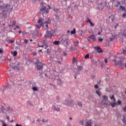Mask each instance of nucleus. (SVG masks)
<instances>
[{
	"label": "nucleus",
	"mask_w": 126,
	"mask_h": 126,
	"mask_svg": "<svg viewBox=\"0 0 126 126\" xmlns=\"http://www.w3.org/2000/svg\"><path fill=\"white\" fill-rule=\"evenodd\" d=\"M118 64L122 69L124 68V67L126 68V59L124 57H121L120 61L118 62Z\"/></svg>",
	"instance_id": "obj_1"
},
{
	"label": "nucleus",
	"mask_w": 126,
	"mask_h": 126,
	"mask_svg": "<svg viewBox=\"0 0 126 126\" xmlns=\"http://www.w3.org/2000/svg\"><path fill=\"white\" fill-rule=\"evenodd\" d=\"M37 23L40 24V26L43 28L46 27V30H48V24L50 23L48 21H46L44 24L43 23V20L42 19H39Z\"/></svg>",
	"instance_id": "obj_2"
},
{
	"label": "nucleus",
	"mask_w": 126,
	"mask_h": 126,
	"mask_svg": "<svg viewBox=\"0 0 126 126\" xmlns=\"http://www.w3.org/2000/svg\"><path fill=\"white\" fill-rule=\"evenodd\" d=\"M68 40V37L66 36H65L63 37L60 42L61 43H62V44L63 45H67L69 43Z\"/></svg>",
	"instance_id": "obj_3"
},
{
	"label": "nucleus",
	"mask_w": 126,
	"mask_h": 126,
	"mask_svg": "<svg viewBox=\"0 0 126 126\" xmlns=\"http://www.w3.org/2000/svg\"><path fill=\"white\" fill-rule=\"evenodd\" d=\"M40 11L42 13L43 16L44 14H47L49 13L48 9L45 6H42V8L40 10Z\"/></svg>",
	"instance_id": "obj_4"
},
{
	"label": "nucleus",
	"mask_w": 126,
	"mask_h": 126,
	"mask_svg": "<svg viewBox=\"0 0 126 126\" xmlns=\"http://www.w3.org/2000/svg\"><path fill=\"white\" fill-rule=\"evenodd\" d=\"M53 35L52 31H46V34L44 35L45 38H51Z\"/></svg>",
	"instance_id": "obj_5"
},
{
	"label": "nucleus",
	"mask_w": 126,
	"mask_h": 126,
	"mask_svg": "<svg viewBox=\"0 0 126 126\" xmlns=\"http://www.w3.org/2000/svg\"><path fill=\"white\" fill-rule=\"evenodd\" d=\"M43 64L40 62H37L36 63V67H37V69L39 71H42L43 69Z\"/></svg>",
	"instance_id": "obj_6"
},
{
	"label": "nucleus",
	"mask_w": 126,
	"mask_h": 126,
	"mask_svg": "<svg viewBox=\"0 0 126 126\" xmlns=\"http://www.w3.org/2000/svg\"><path fill=\"white\" fill-rule=\"evenodd\" d=\"M48 46L47 45L46 40H44L42 41V45H38V47H42L44 49H46Z\"/></svg>",
	"instance_id": "obj_7"
},
{
	"label": "nucleus",
	"mask_w": 126,
	"mask_h": 126,
	"mask_svg": "<svg viewBox=\"0 0 126 126\" xmlns=\"http://www.w3.org/2000/svg\"><path fill=\"white\" fill-rule=\"evenodd\" d=\"M14 61L15 63H10V65H12L14 68H16V67L19 65V63L17 61H15V60Z\"/></svg>",
	"instance_id": "obj_8"
},
{
	"label": "nucleus",
	"mask_w": 126,
	"mask_h": 126,
	"mask_svg": "<svg viewBox=\"0 0 126 126\" xmlns=\"http://www.w3.org/2000/svg\"><path fill=\"white\" fill-rule=\"evenodd\" d=\"M10 87H11V86L10 85H7V86L5 87H1V90L2 92L5 91L6 90H8V89H10Z\"/></svg>",
	"instance_id": "obj_9"
},
{
	"label": "nucleus",
	"mask_w": 126,
	"mask_h": 126,
	"mask_svg": "<svg viewBox=\"0 0 126 126\" xmlns=\"http://www.w3.org/2000/svg\"><path fill=\"white\" fill-rule=\"evenodd\" d=\"M73 101H68L67 99L65 100V103H64L66 105L71 106L72 104Z\"/></svg>",
	"instance_id": "obj_10"
},
{
	"label": "nucleus",
	"mask_w": 126,
	"mask_h": 126,
	"mask_svg": "<svg viewBox=\"0 0 126 126\" xmlns=\"http://www.w3.org/2000/svg\"><path fill=\"white\" fill-rule=\"evenodd\" d=\"M57 83L60 86H62L63 85V82L60 79L57 80Z\"/></svg>",
	"instance_id": "obj_11"
},
{
	"label": "nucleus",
	"mask_w": 126,
	"mask_h": 126,
	"mask_svg": "<svg viewBox=\"0 0 126 126\" xmlns=\"http://www.w3.org/2000/svg\"><path fill=\"white\" fill-rule=\"evenodd\" d=\"M0 112L2 113H4V112L5 111V108L4 107V106L1 105V107H0Z\"/></svg>",
	"instance_id": "obj_12"
},
{
	"label": "nucleus",
	"mask_w": 126,
	"mask_h": 126,
	"mask_svg": "<svg viewBox=\"0 0 126 126\" xmlns=\"http://www.w3.org/2000/svg\"><path fill=\"white\" fill-rule=\"evenodd\" d=\"M8 11V10H4L2 11V13L1 14L3 16H6V14H7Z\"/></svg>",
	"instance_id": "obj_13"
},
{
	"label": "nucleus",
	"mask_w": 126,
	"mask_h": 126,
	"mask_svg": "<svg viewBox=\"0 0 126 126\" xmlns=\"http://www.w3.org/2000/svg\"><path fill=\"white\" fill-rule=\"evenodd\" d=\"M96 49L97 50V51L99 53H101L103 52V51L101 50V48L100 47H99V46L97 47L96 48Z\"/></svg>",
	"instance_id": "obj_14"
},
{
	"label": "nucleus",
	"mask_w": 126,
	"mask_h": 126,
	"mask_svg": "<svg viewBox=\"0 0 126 126\" xmlns=\"http://www.w3.org/2000/svg\"><path fill=\"white\" fill-rule=\"evenodd\" d=\"M53 43L54 45H55L56 46H58L61 44V42H60L59 41L56 40V41H54Z\"/></svg>",
	"instance_id": "obj_15"
},
{
	"label": "nucleus",
	"mask_w": 126,
	"mask_h": 126,
	"mask_svg": "<svg viewBox=\"0 0 126 126\" xmlns=\"http://www.w3.org/2000/svg\"><path fill=\"white\" fill-rule=\"evenodd\" d=\"M87 23H89L92 27H94V25L91 22L90 19L88 18L87 21H86Z\"/></svg>",
	"instance_id": "obj_16"
},
{
	"label": "nucleus",
	"mask_w": 126,
	"mask_h": 126,
	"mask_svg": "<svg viewBox=\"0 0 126 126\" xmlns=\"http://www.w3.org/2000/svg\"><path fill=\"white\" fill-rule=\"evenodd\" d=\"M42 27V26H40V25H35V27L36 28L35 30L37 31V32H39V31L40 30V27Z\"/></svg>",
	"instance_id": "obj_17"
},
{
	"label": "nucleus",
	"mask_w": 126,
	"mask_h": 126,
	"mask_svg": "<svg viewBox=\"0 0 126 126\" xmlns=\"http://www.w3.org/2000/svg\"><path fill=\"white\" fill-rule=\"evenodd\" d=\"M6 109L8 111L10 112H13V111L14 110L13 108H11L10 106H8Z\"/></svg>",
	"instance_id": "obj_18"
},
{
	"label": "nucleus",
	"mask_w": 126,
	"mask_h": 126,
	"mask_svg": "<svg viewBox=\"0 0 126 126\" xmlns=\"http://www.w3.org/2000/svg\"><path fill=\"white\" fill-rule=\"evenodd\" d=\"M52 108L54 109V110L55 111H58V112L60 110V108H59V107L57 108V107H56L55 105H53V106H52Z\"/></svg>",
	"instance_id": "obj_19"
},
{
	"label": "nucleus",
	"mask_w": 126,
	"mask_h": 126,
	"mask_svg": "<svg viewBox=\"0 0 126 126\" xmlns=\"http://www.w3.org/2000/svg\"><path fill=\"white\" fill-rule=\"evenodd\" d=\"M90 38L93 40V41H95L96 39L94 35H92L90 36Z\"/></svg>",
	"instance_id": "obj_20"
},
{
	"label": "nucleus",
	"mask_w": 126,
	"mask_h": 126,
	"mask_svg": "<svg viewBox=\"0 0 126 126\" xmlns=\"http://www.w3.org/2000/svg\"><path fill=\"white\" fill-rule=\"evenodd\" d=\"M15 25H16V21H13L12 22V24L10 25H9V26L10 27H13V26H15Z\"/></svg>",
	"instance_id": "obj_21"
},
{
	"label": "nucleus",
	"mask_w": 126,
	"mask_h": 126,
	"mask_svg": "<svg viewBox=\"0 0 126 126\" xmlns=\"http://www.w3.org/2000/svg\"><path fill=\"white\" fill-rule=\"evenodd\" d=\"M5 8L7 9V10H9V9H10V5L6 4L5 6Z\"/></svg>",
	"instance_id": "obj_22"
},
{
	"label": "nucleus",
	"mask_w": 126,
	"mask_h": 126,
	"mask_svg": "<svg viewBox=\"0 0 126 126\" xmlns=\"http://www.w3.org/2000/svg\"><path fill=\"white\" fill-rule=\"evenodd\" d=\"M110 105L113 108H114L117 105V103L115 102H114V103L110 102Z\"/></svg>",
	"instance_id": "obj_23"
},
{
	"label": "nucleus",
	"mask_w": 126,
	"mask_h": 126,
	"mask_svg": "<svg viewBox=\"0 0 126 126\" xmlns=\"http://www.w3.org/2000/svg\"><path fill=\"white\" fill-rule=\"evenodd\" d=\"M91 125H92V123L90 121L87 122L86 124V126H91Z\"/></svg>",
	"instance_id": "obj_24"
},
{
	"label": "nucleus",
	"mask_w": 126,
	"mask_h": 126,
	"mask_svg": "<svg viewBox=\"0 0 126 126\" xmlns=\"http://www.w3.org/2000/svg\"><path fill=\"white\" fill-rule=\"evenodd\" d=\"M53 10L57 14H59L60 13L59 9H54Z\"/></svg>",
	"instance_id": "obj_25"
},
{
	"label": "nucleus",
	"mask_w": 126,
	"mask_h": 126,
	"mask_svg": "<svg viewBox=\"0 0 126 126\" xmlns=\"http://www.w3.org/2000/svg\"><path fill=\"white\" fill-rule=\"evenodd\" d=\"M5 9V6L4 5V4H3L2 5H0V10H2V9Z\"/></svg>",
	"instance_id": "obj_26"
},
{
	"label": "nucleus",
	"mask_w": 126,
	"mask_h": 126,
	"mask_svg": "<svg viewBox=\"0 0 126 126\" xmlns=\"http://www.w3.org/2000/svg\"><path fill=\"white\" fill-rule=\"evenodd\" d=\"M11 54L12 55H13L14 57H16V56L17 55V51H14V52H12Z\"/></svg>",
	"instance_id": "obj_27"
},
{
	"label": "nucleus",
	"mask_w": 126,
	"mask_h": 126,
	"mask_svg": "<svg viewBox=\"0 0 126 126\" xmlns=\"http://www.w3.org/2000/svg\"><path fill=\"white\" fill-rule=\"evenodd\" d=\"M78 71H81L83 70V67L81 66H77Z\"/></svg>",
	"instance_id": "obj_28"
},
{
	"label": "nucleus",
	"mask_w": 126,
	"mask_h": 126,
	"mask_svg": "<svg viewBox=\"0 0 126 126\" xmlns=\"http://www.w3.org/2000/svg\"><path fill=\"white\" fill-rule=\"evenodd\" d=\"M102 99L103 100L105 101L108 99V96L107 95H103L102 96Z\"/></svg>",
	"instance_id": "obj_29"
},
{
	"label": "nucleus",
	"mask_w": 126,
	"mask_h": 126,
	"mask_svg": "<svg viewBox=\"0 0 126 126\" xmlns=\"http://www.w3.org/2000/svg\"><path fill=\"white\" fill-rule=\"evenodd\" d=\"M77 60H76L75 57H74L73 58L72 63H77Z\"/></svg>",
	"instance_id": "obj_30"
},
{
	"label": "nucleus",
	"mask_w": 126,
	"mask_h": 126,
	"mask_svg": "<svg viewBox=\"0 0 126 126\" xmlns=\"http://www.w3.org/2000/svg\"><path fill=\"white\" fill-rule=\"evenodd\" d=\"M122 121H123L124 124L126 125V118L124 116H123V118Z\"/></svg>",
	"instance_id": "obj_31"
},
{
	"label": "nucleus",
	"mask_w": 126,
	"mask_h": 126,
	"mask_svg": "<svg viewBox=\"0 0 126 126\" xmlns=\"http://www.w3.org/2000/svg\"><path fill=\"white\" fill-rule=\"evenodd\" d=\"M7 42L11 44H12V43H14V40H11V39H8Z\"/></svg>",
	"instance_id": "obj_32"
},
{
	"label": "nucleus",
	"mask_w": 126,
	"mask_h": 126,
	"mask_svg": "<svg viewBox=\"0 0 126 126\" xmlns=\"http://www.w3.org/2000/svg\"><path fill=\"white\" fill-rule=\"evenodd\" d=\"M56 99H57V102L59 103V101L61 100V98L59 96H56Z\"/></svg>",
	"instance_id": "obj_33"
},
{
	"label": "nucleus",
	"mask_w": 126,
	"mask_h": 126,
	"mask_svg": "<svg viewBox=\"0 0 126 126\" xmlns=\"http://www.w3.org/2000/svg\"><path fill=\"white\" fill-rule=\"evenodd\" d=\"M76 33V29H74L73 31H71V34H74Z\"/></svg>",
	"instance_id": "obj_34"
},
{
	"label": "nucleus",
	"mask_w": 126,
	"mask_h": 126,
	"mask_svg": "<svg viewBox=\"0 0 126 126\" xmlns=\"http://www.w3.org/2000/svg\"><path fill=\"white\" fill-rule=\"evenodd\" d=\"M78 44H79V41L77 40L76 41H75L74 43V45L75 47L77 46Z\"/></svg>",
	"instance_id": "obj_35"
},
{
	"label": "nucleus",
	"mask_w": 126,
	"mask_h": 126,
	"mask_svg": "<svg viewBox=\"0 0 126 126\" xmlns=\"http://www.w3.org/2000/svg\"><path fill=\"white\" fill-rule=\"evenodd\" d=\"M77 104H78V106L79 107H82L83 106V104H82L81 102H78Z\"/></svg>",
	"instance_id": "obj_36"
},
{
	"label": "nucleus",
	"mask_w": 126,
	"mask_h": 126,
	"mask_svg": "<svg viewBox=\"0 0 126 126\" xmlns=\"http://www.w3.org/2000/svg\"><path fill=\"white\" fill-rule=\"evenodd\" d=\"M32 90L33 91H37L38 90V89L36 87H32Z\"/></svg>",
	"instance_id": "obj_37"
},
{
	"label": "nucleus",
	"mask_w": 126,
	"mask_h": 126,
	"mask_svg": "<svg viewBox=\"0 0 126 126\" xmlns=\"http://www.w3.org/2000/svg\"><path fill=\"white\" fill-rule=\"evenodd\" d=\"M117 104L118 105H121L122 104V101L120 100H118L117 101Z\"/></svg>",
	"instance_id": "obj_38"
},
{
	"label": "nucleus",
	"mask_w": 126,
	"mask_h": 126,
	"mask_svg": "<svg viewBox=\"0 0 126 126\" xmlns=\"http://www.w3.org/2000/svg\"><path fill=\"white\" fill-rule=\"evenodd\" d=\"M89 58H90V55H89V54H87L86 56H85V58L86 59H89Z\"/></svg>",
	"instance_id": "obj_39"
},
{
	"label": "nucleus",
	"mask_w": 126,
	"mask_h": 126,
	"mask_svg": "<svg viewBox=\"0 0 126 126\" xmlns=\"http://www.w3.org/2000/svg\"><path fill=\"white\" fill-rule=\"evenodd\" d=\"M95 93H96V94H97V95H98L99 96H100L101 95L100 93L99 92V91H98V90H96Z\"/></svg>",
	"instance_id": "obj_40"
},
{
	"label": "nucleus",
	"mask_w": 126,
	"mask_h": 126,
	"mask_svg": "<svg viewBox=\"0 0 126 126\" xmlns=\"http://www.w3.org/2000/svg\"><path fill=\"white\" fill-rule=\"evenodd\" d=\"M98 40L100 42H102L103 40V39L102 38H99V37H98Z\"/></svg>",
	"instance_id": "obj_41"
},
{
	"label": "nucleus",
	"mask_w": 126,
	"mask_h": 126,
	"mask_svg": "<svg viewBox=\"0 0 126 126\" xmlns=\"http://www.w3.org/2000/svg\"><path fill=\"white\" fill-rule=\"evenodd\" d=\"M80 124L83 126L84 124V121H81L80 122Z\"/></svg>",
	"instance_id": "obj_42"
},
{
	"label": "nucleus",
	"mask_w": 126,
	"mask_h": 126,
	"mask_svg": "<svg viewBox=\"0 0 126 126\" xmlns=\"http://www.w3.org/2000/svg\"><path fill=\"white\" fill-rule=\"evenodd\" d=\"M42 122L43 123H44V122H48V120H44V119H43V120H42Z\"/></svg>",
	"instance_id": "obj_43"
},
{
	"label": "nucleus",
	"mask_w": 126,
	"mask_h": 126,
	"mask_svg": "<svg viewBox=\"0 0 126 126\" xmlns=\"http://www.w3.org/2000/svg\"><path fill=\"white\" fill-rule=\"evenodd\" d=\"M123 110L124 111V112H126V105L123 108Z\"/></svg>",
	"instance_id": "obj_44"
},
{
	"label": "nucleus",
	"mask_w": 126,
	"mask_h": 126,
	"mask_svg": "<svg viewBox=\"0 0 126 126\" xmlns=\"http://www.w3.org/2000/svg\"><path fill=\"white\" fill-rule=\"evenodd\" d=\"M94 87L95 89H96L99 88L98 85H97V84H96L95 85H94Z\"/></svg>",
	"instance_id": "obj_45"
},
{
	"label": "nucleus",
	"mask_w": 126,
	"mask_h": 126,
	"mask_svg": "<svg viewBox=\"0 0 126 126\" xmlns=\"http://www.w3.org/2000/svg\"><path fill=\"white\" fill-rule=\"evenodd\" d=\"M120 8L122 9L123 11L125 10V8L122 6H121Z\"/></svg>",
	"instance_id": "obj_46"
},
{
	"label": "nucleus",
	"mask_w": 126,
	"mask_h": 126,
	"mask_svg": "<svg viewBox=\"0 0 126 126\" xmlns=\"http://www.w3.org/2000/svg\"><path fill=\"white\" fill-rule=\"evenodd\" d=\"M123 36H125V37H126V31H125L123 32Z\"/></svg>",
	"instance_id": "obj_47"
},
{
	"label": "nucleus",
	"mask_w": 126,
	"mask_h": 126,
	"mask_svg": "<svg viewBox=\"0 0 126 126\" xmlns=\"http://www.w3.org/2000/svg\"><path fill=\"white\" fill-rule=\"evenodd\" d=\"M55 17L57 20H59L60 19V17L58 15H56Z\"/></svg>",
	"instance_id": "obj_48"
},
{
	"label": "nucleus",
	"mask_w": 126,
	"mask_h": 126,
	"mask_svg": "<svg viewBox=\"0 0 126 126\" xmlns=\"http://www.w3.org/2000/svg\"><path fill=\"white\" fill-rule=\"evenodd\" d=\"M28 42V40L27 39H25L24 43L27 44Z\"/></svg>",
	"instance_id": "obj_49"
},
{
	"label": "nucleus",
	"mask_w": 126,
	"mask_h": 126,
	"mask_svg": "<svg viewBox=\"0 0 126 126\" xmlns=\"http://www.w3.org/2000/svg\"><path fill=\"white\" fill-rule=\"evenodd\" d=\"M101 82V80H99L97 82V83L98 85H100Z\"/></svg>",
	"instance_id": "obj_50"
},
{
	"label": "nucleus",
	"mask_w": 126,
	"mask_h": 126,
	"mask_svg": "<svg viewBox=\"0 0 126 126\" xmlns=\"http://www.w3.org/2000/svg\"><path fill=\"white\" fill-rule=\"evenodd\" d=\"M119 26V24L117 23L114 27L115 29H116Z\"/></svg>",
	"instance_id": "obj_51"
},
{
	"label": "nucleus",
	"mask_w": 126,
	"mask_h": 126,
	"mask_svg": "<svg viewBox=\"0 0 126 126\" xmlns=\"http://www.w3.org/2000/svg\"><path fill=\"white\" fill-rule=\"evenodd\" d=\"M115 97H114V95H112V96L110 97V99H113V98H114Z\"/></svg>",
	"instance_id": "obj_52"
},
{
	"label": "nucleus",
	"mask_w": 126,
	"mask_h": 126,
	"mask_svg": "<svg viewBox=\"0 0 126 126\" xmlns=\"http://www.w3.org/2000/svg\"><path fill=\"white\" fill-rule=\"evenodd\" d=\"M2 126H7V125H6L5 123H3V124H2Z\"/></svg>",
	"instance_id": "obj_53"
},
{
	"label": "nucleus",
	"mask_w": 126,
	"mask_h": 126,
	"mask_svg": "<svg viewBox=\"0 0 126 126\" xmlns=\"http://www.w3.org/2000/svg\"><path fill=\"white\" fill-rule=\"evenodd\" d=\"M52 86H53V87H54V88L55 89H56V88H57V86H56L54 85H52Z\"/></svg>",
	"instance_id": "obj_54"
},
{
	"label": "nucleus",
	"mask_w": 126,
	"mask_h": 126,
	"mask_svg": "<svg viewBox=\"0 0 126 126\" xmlns=\"http://www.w3.org/2000/svg\"><path fill=\"white\" fill-rule=\"evenodd\" d=\"M47 53L48 54L50 53V52H49V49L47 50Z\"/></svg>",
	"instance_id": "obj_55"
},
{
	"label": "nucleus",
	"mask_w": 126,
	"mask_h": 126,
	"mask_svg": "<svg viewBox=\"0 0 126 126\" xmlns=\"http://www.w3.org/2000/svg\"><path fill=\"white\" fill-rule=\"evenodd\" d=\"M104 62H105V63H107V59H105Z\"/></svg>",
	"instance_id": "obj_56"
},
{
	"label": "nucleus",
	"mask_w": 126,
	"mask_h": 126,
	"mask_svg": "<svg viewBox=\"0 0 126 126\" xmlns=\"http://www.w3.org/2000/svg\"><path fill=\"white\" fill-rule=\"evenodd\" d=\"M63 55L64 56H66V53L65 52H63Z\"/></svg>",
	"instance_id": "obj_57"
},
{
	"label": "nucleus",
	"mask_w": 126,
	"mask_h": 126,
	"mask_svg": "<svg viewBox=\"0 0 126 126\" xmlns=\"http://www.w3.org/2000/svg\"><path fill=\"white\" fill-rule=\"evenodd\" d=\"M123 17L125 18L126 16V14H123Z\"/></svg>",
	"instance_id": "obj_58"
},
{
	"label": "nucleus",
	"mask_w": 126,
	"mask_h": 126,
	"mask_svg": "<svg viewBox=\"0 0 126 126\" xmlns=\"http://www.w3.org/2000/svg\"><path fill=\"white\" fill-rule=\"evenodd\" d=\"M33 55L36 56L37 55V54H36V53L33 52Z\"/></svg>",
	"instance_id": "obj_59"
},
{
	"label": "nucleus",
	"mask_w": 126,
	"mask_h": 126,
	"mask_svg": "<svg viewBox=\"0 0 126 126\" xmlns=\"http://www.w3.org/2000/svg\"><path fill=\"white\" fill-rule=\"evenodd\" d=\"M16 126H22V125L17 124L16 125Z\"/></svg>",
	"instance_id": "obj_60"
},
{
	"label": "nucleus",
	"mask_w": 126,
	"mask_h": 126,
	"mask_svg": "<svg viewBox=\"0 0 126 126\" xmlns=\"http://www.w3.org/2000/svg\"><path fill=\"white\" fill-rule=\"evenodd\" d=\"M98 34L99 35H101V32H98Z\"/></svg>",
	"instance_id": "obj_61"
},
{
	"label": "nucleus",
	"mask_w": 126,
	"mask_h": 126,
	"mask_svg": "<svg viewBox=\"0 0 126 126\" xmlns=\"http://www.w3.org/2000/svg\"><path fill=\"white\" fill-rule=\"evenodd\" d=\"M117 3H118V5H120L121 4V2L120 1H117Z\"/></svg>",
	"instance_id": "obj_62"
},
{
	"label": "nucleus",
	"mask_w": 126,
	"mask_h": 126,
	"mask_svg": "<svg viewBox=\"0 0 126 126\" xmlns=\"http://www.w3.org/2000/svg\"><path fill=\"white\" fill-rule=\"evenodd\" d=\"M27 103H28V104H30L31 105V102H30L29 100H28V101H27Z\"/></svg>",
	"instance_id": "obj_63"
},
{
	"label": "nucleus",
	"mask_w": 126,
	"mask_h": 126,
	"mask_svg": "<svg viewBox=\"0 0 126 126\" xmlns=\"http://www.w3.org/2000/svg\"><path fill=\"white\" fill-rule=\"evenodd\" d=\"M6 119H7L8 120H9V117H8V116H6Z\"/></svg>",
	"instance_id": "obj_64"
}]
</instances>
